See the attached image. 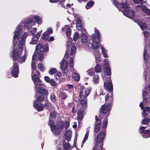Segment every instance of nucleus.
Masks as SVG:
<instances>
[{"instance_id": "nucleus-57", "label": "nucleus", "mask_w": 150, "mask_h": 150, "mask_svg": "<svg viewBox=\"0 0 150 150\" xmlns=\"http://www.w3.org/2000/svg\"><path fill=\"white\" fill-rule=\"evenodd\" d=\"M50 1L52 3H56L58 2V1H59L60 2H62L64 1L65 0H50Z\"/></svg>"}, {"instance_id": "nucleus-44", "label": "nucleus", "mask_w": 150, "mask_h": 150, "mask_svg": "<svg viewBox=\"0 0 150 150\" xmlns=\"http://www.w3.org/2000/svg\"><path fill=\"white\" fill-rule=\"evenodd\" d=\"M50 98L51 101L53 102H54L56 100V96L53 93H51L50 95Z\"/></svg>"}, {"instance_id": "nucleus-54", "label": "nucleus", "mask_w": 150, "mask_h": 150, "mask_svg": "<svg viewBox=\"0 0 150 150\" xmlns=\"http://www.w3.org/2000/svg\"><path fill=\"white\" fill-rule=\"evenodd\" d=\"M69 123L68 122H65L63 124V126L65 128H67L69 127Z\"/></svg>"}, {"instance_id": "nucleus-19", "label": "nucleus", "mask_w": 150, "mask_h": 150, "mask_svg": "<svg viewBox=\"0 0 150 150\" xmlns=\"http://www.w3.org/2000/svg\"><path fill=\"white\" fill-rule=\"evenodd\" d=\"M36 101L33 102V106L38 111H42L44 108L43 105L41 103L36 104Z\"/></svg>"}, {"instance_id": "nucleus-52", "label": "nucleus", "mask_w": 150, "mask_h": 150, "mask_svg": "<svg viewBox=\"0 0 150 150\" xmlns=\"http://www.w3.org/2000/svg\"><path fill=\"white\" fill-rule=\"evenodd\" d=\"M49 83H50L51 85L53 86H56L57 85L56 83L53 79H51L50 80V82Z\"/></svg>"}, {"instance_id": "nucleus-24", "label": "nucleus", "mask_w": 150, "mask_h": 150, "mask_svg": "<svg viewBox=\"0 0 150 150\" xmlns=\"http://www.w3.org/2000/svg\"><path fill=\"white\" fill-rule=\"evenodd\" d=\"M71 133V131L70 130H68L65 132V137L68 142L71 140L72 137Z\"/></svg>"}, {"instance_id": "nucleus-17", "label": "nucleus", "mask_w": 150, "mask_h": 150, "mask_svg": "<svg viewBox=\"0 0 150 150\" xmlns=\"http://www.w3.org/2000/svg\"><path fill=\"white\" fill-rule=\"evenodd\" d=\"M113 98L112 94L111 95L109 93H108L105 97L106 104L111 106V103L113 101Z\"/></svg>"}, {"instance_id": "nucleus-53", "label": "nucleus", "mask_w": 150, "mask_h": 150, "mask_svg": "<svg viewBox=\"0 0 150 150\" xmlns=\"http://www.w3.org/2000/svg\"><path fill=\"white\" fill-rule=\"evenodd\" d=\"M44 106L47 108V109H49L51 107V104L49 102H47L45 104Z\"/></svg>"}, {"instance_id": "nucleus-33", "label": "nucleus", "mask_w": 150, "mask_h": 150, "mask_svg": "<svg viewBox=\"0 0 150 150\" xmlns=\"http://www.w3.org/2000/svg\"><path fill=\"white\" fill-rule=\"evenodd\" d=\"M95 69L96 73H100L101 72V67L100 64H97L95 67Z\"/></svg>"}, {"instance_id": "nucleus-5", "label": "nucleus", "mask_w": 150, "mask_h": 150, "mask_svg": "<svg viewBox=\"0 0 150 150\" xmlns=\"http://www.w3.org/2000/svg\"><path fill=\"white\" fill-rule=\"evenodd\" d=\"M54 122L52 121H50L48 124L50 125L52 132L55 134H59L61 130L62 129L63 126L61 123H59L57 125L54 124Z\"/></svg>"}, {"instance_id": "nucleus-29", "label": "nucleus", "mask_w": 150, "mask_h": 150, "mask_svg": "<svg viewBox=\"0 0 150 150\" xmlns=\"http://www.w3.org/2000/svg\"><path fill=\"white\" fill-rule=\"evenodd\" d=\"M35 58L34 57V55L33 56L31 64V67L32 70L36 69V67L35 61Z\"/></svg>"}, {"instance_id": "nucleus-61", "label": "nucleus", "mask_w": 150, "mask_h": 150, "mask_svg": "<svg viewBox=\"0 0 150 150\" xmlns=\"http://www.w3.org/2000/svg\"><path fill=\"white\" fill-rule=\"evenodd\" d=\"M45 32H47V34H51L52 33V30L50 28L48 29Z\"/></svg>"}, {"instance_id": "nucleus-42", "label": "nucleus", "mask_w": 150, "mask_h": 150, "mask_svg": "<svg viewBox=\"0 0 150 150\" xmlns=\"http://www.w3.org/2000/svg\"><path fill=\"white\" fill-rule=\"evenodd\" d=\"M38 68L41 71H44L45 69L44 65L41 62H40L38 64Z\"/></svg>"}, {"instance_id": "nucleus-11", "label": "nucleus", "mask_w": 150, "mask_h": 150, "mask_svg": "<svg viewBox=\"0 0 150 150\" xmlns=\"http://www.w3.org/2000/svg\"><path fill=\"white\" fill-rule=\"evenodd\" d=\"M81 37L82 42L85 45V47L88 50L90 47V43L87 39V35L86 34L82 33Z\"/></svg>"}, {"instance_id": "nucleus-40", "label": "nucleus", "mask_w": 150, "mask_h": 150, "mask_svg": "<svg viewBox=\"0 0 150 150\" xmlns=\"http://www.w3.org/2000/svg\"><path fill=\"white\" fill-rule=\"evenodd\" d=\"M88 134H89V131H87L86 132V134L85 135V137H84V139H83V141L82 142V144L81 145V147H82L84 143L87 140V138H88Z\"/></svg>"}, {"instance_id": "nucleus-22", "label": "nucleus", "mask_w": 150, "mask_h": 150, "mask_svg": "<svg viewBox=\"0 0 150 150\" xmlns=\"http://www.w3.org/2000/svg\"><path fill=\"white\" fill-rule=\"evenodd\" d=\"M36 90H37V91L39 93L44 95H47L48 94V92L47 91L40 86L37 88Z\"/></svg>"}, {"instance_id": "nucleus-58", "label": "nucleus", "mask_w": 150, "mask_h": 150, "mask_svg": "<svg viewBox=\"0 0 150 150\" xmlns=\"http://www.w3.org/2000/svg\"><path fill=\"white\" fill-rule=\"evenodd\" d=\"M51 117L52 118H54L56 117V112H52L50 114Z\"/></svg>"}, {"instance_id": "nucleus-10", "label": "nucleus", "mask_w": 150, "mask_h": 150, "mask_svg": "<svg viewBox=\"0 0 150 150\" xmlns=\"http://www.w3.org/2000/svg\"><path fill=\"white\" fill-rule=\"evenodd\" d=\"M111 106L108 105L107 104H105L103 105H102L100 109V111L101 112H102L103 114H105V117L106 118L104 119H107L106 117L109 115V112L110 111L111 108L110 107ZM108 120V119H107Z\"/></svg>"}, {"instance_id": "nucleus-16", "label": "nucleus", "mask_w": 150, "mask_h": 150, "mask_svg": "<svg viewBox=\"0 0 150 150\" xmlns=\"http://www.w3.org/2000/svg\"><path fill=\"white\" fill-rule=\"evenodd\" d=\"M134 21L135 22L137 23L142 30H144L147 28L146 24L144 22L141 21L140 20L134 19Z\"/></svg>"}, {"instance_id": "nucleus-50", "label": "nucleus", "mask_w": 150, "mask_h": 150, "mask_svg": "<svg viewBox=\"0 0 150 150\" xmlns=\"http://www.w3.org/2000/svg\"><path fill=\"white\" fill-rule=\"evenodd\" d=\"M69 64L70 66L71 67V69L72 68H73L74 65V60L73 58H71L69 60Z\"/></svg>"}, {"instance_id": "nucleus-30", "label": "nucleus", "mask_w": 150, "mask_h": 150, "mask_svg": "<svg viewBox=\"0 0 150 150\" xmlns=\"http://www.w3.org/2000/svg\"><path fill=\"white\" fill-rule=\"evenodd\" d=\"M93 82L95 84H97L99 82V79L98 75H95L92 79Z\"/></svg>"}, {"instance_id": "nucleus-27", "label": "nucleus", "mask_w": 150, "mask_h": 150, "mask_svg": "<svg viewBox=\"0 0 150 150\" xmlns=\"http://www.w3.org/2000/svg\"><path fill=\"white\" fill-rule=\"evenodd\" d=\"M95 57L96 59V62H99L100 60V53L99 51H97L95 53Z\"/></svg>"}, {"instance_id": "nucleus-43", "label": "nucleus", "mask_w": 150, "mask_h": 150, "mask_svg": "<svg viewBox=\"0 0 150 150\" xmlns=\"http://www.w3.org/2000/svg\"><path fill=\"white\" fill-rule=\"evenodd\" d=\"M45 98L44 96L42 95H40L38 96L36 98V100L38 102H41L44 100Z\"/></svg>"}, {"instance_id": "nucleus-18", "label": "nucleus", "mask_w": 150, "mask_h": 150, "mask_svg": "<svg viewBox=\"0 0 150 150\" xmlns=\"http://www.w3.org/2000/svg\"><path fill=\"white\" fill-rule=\"evenodd\" d=\"M71 72H72V77L74 80L77 81H79L80 78L79 75L77 73L76 71L73 68L71 69Z\"/></svg>"}, {"instance_id": "nucleus-48", "label": "nucleus", "mask_w": 150, "mask_h": 150, "mask_svg": "<svg viewBox=\"0 0 150 150\" xmlns=\"http://www.w3.org/2000/svg\"><path fill=\"white\" fill-rule=\"evenodd\" d=\"M143 55L144 60H146L147 59H148L149 56L148 54H147V53L145 49H144V50Z\"/></svg>"}, {"instance_id": "nucleus-39", "label": "nucleus", "mask_w": 150, "mask_h": 150, "mask_svg": "<svg viewBox=\"0 0 150 150\" xmlns=\"http://www.w3.org/2000/svg\"><path fill=\"white\" fill-rule=\"evenodd\" d=\"M49 36V35L47 33V32H45L43 34L42 39L44 40H46L48 39Z\"/></svg>"}, {"instance_id": "nucleus-13", "label": "nucleus", "mask_w": 150, "mask_h": 150, "mask_svg": "<svg viewBox=\"0 0 150 150\" xmlns=\"http://www.w3.org/2000/svg\"><path fill=\"white\" fill-rule=\"evenodd\" d=\"M83 88H82L79 92L80 100L81 104L83 106L85 105L87 103L86 98L85 96L82 95L83 93Z\"/></svg>"}, {"instance_id": "nucleus-6", "label": "nucleus", "mask_w": 150, "mask_h": 150, "mask_svg": "<svg viewBox=\"0 0 150 150\" xmlns=\"http://www.w3.org/2000/svg\"><path fill=\"white\" fill-rule=\"evenodd\" d=\"M68 57V55L66 53L64 55V58L60 62L61 67L62 69L63 73L66 74L68 71V69H67L68 63L66 58Z\"/></svg>"}, {"instance_id": "nucleus-2", "label": "nucleus", "mask_w": 150, "mask_h": 150, "mask_svg": "<svg viewBox=\"0 0 150 150\" xmlns=\"http://www.w3.org/2000/svg\"><path fill=\"white\" fill-rule=\"evenodd\" d=\"M102 115H101L100 117H99L98 119L96 118L97 116H96V122L94 128V131L96 132L100 131V133L98 134L96 138V144L99 145L100 150L103 148V140L105 135V129L107 125V119L104 120L102 125H100V119H101Z\"/></svg>"}, {"instance_id": "nucleus-9", "label": "nucleus", "mask_w": 150, "mask_h": 150, "mask_svg": "<svg viewBox=\"0 0 150 150\" xmlns=\"http://www.w3.org/2000/svg\"><path fill=\"white\" fill-rule=\"evenodd\" d=\"M10 69L13 76L15 78L17 77L19 73V69L17 63L13 62V67Z\"/></svg>"}, {"instance_id": "nucleus-3", "label": "nucleus", "mask_w": 150, "mask_h": 150, "mask_svg": "<svg viewBox=\"0 0 150 150\" xmlns=\"http://www.w3.org/2000/svg\"><path fill=\"white\" fill-rule=\"evenodd\" d=\"M95 33H96V36L94 34L92 35V39L93 41L92 44V48L95 50H97L99 47V43L98 41H100V33L98 30L96 29V28H95Z\"/></svg>"}, {"instance_id": "nucleus-45", "label": "nucleus", "mask_w": 150, "mask_h": 150, "mask_svg": "<svg viewBox=\"0 0 150 150\" xmlns=\"http://www.w3.org/2000/svg\"><path fill=\"white\" fill-rule=\"evenodd\" d=\"M76 50V48L75 46L73 45L72 46L71 48V55H73L75 53Z\"/></svg>"}, {"instance_id": "nucleus-32", "label": "nucleus", "mask_w": 150, "mask_h": 150, "mask_svg": "<svg viewBox=\"0 0 150 150\" xmlns=\"http://www.w3.org/2000/svg\"><path fill=\"white\" fill-rule=\"evenodd\" d=\"M32 76L33 77L35 76V77H37L38 76H39L40 73L36 69L32 70Z\"/></svg>"}, {"instance_id": "nucleus-37", "label": "nucleus", "mask_w": 150, "mask_h": 150, "mask_svg": "<svg viewBox=\"0 0 150 150\" xmlns=\"http://www.w3.org/2000/svg\"><path fill=\"white\" fill-rule=\"evenodd\" d=\"M91 90V88L90 87L87 88L85 89L84 93L86 96H87L89 95Z\"/></svg>"}, {"instance_id": "nucleus-60", "label": "nucleus", "mask_w": 150, "mask_h": 150, "mask_svg": "<svg viewBox=\"0 0 150 150\" xmlns=\"http://www.w3.org/2000/svg\"><path fill=\"white\" fill-rule=\"evenodd\" d=\"M45 80L47 82L49 83L50 81V78L47 76H45L44 77Z\"/></svg>"}, {"instance_id": "nucleus-14", "label": "nucleus", "mask_w": 150, "mask_h": 150, "mask_svg": "<svg viewBox=\"0 0 150 150\" xmlns=\"http://www.w3.org/2000/svg\"><path fill=\"white\" fill-rule=\"evenodd\" d=\"M107 62H108V59L104 60V68L106 74L107 76H109L111 74V70L109 67V64Z\"/></svg>"}, {"instance_id": "nucleus-64", "label": "nucleus", "mask_w": 150, "mask_h": 150, "mask_svg": "<svg viewBox=\"0 0 150 150\" xmlns=\"http://www.w3.org/2000/svg\"><path fill=\"white\" fill-rule=\"evenodd\" d=\"M147 127V126H141L140 127L139 129L141 130H144V129L146 128Z\"/></svg>"}, {"instance_id": "nucleus-7", "label": "nucleus", "mask_w": 150, "mask_h": 150, "mask_svg": "<svg viewBox=\"0 0 150 150\" xmlns=\"http://www.w3.org/2000/svg\"><path fill=\"white\" fill-rule=\"evenodd\" d=\"M36 52L38 55V59L39 60H42L44 57L43 54L44 53L45 49L40 44H38L36 46Z\"/></svg>"}, {"instance_id": "nucleus-46", "label": "nucleus", "mask_w": 150, "mask_h": 150, "mask_svg": "<svg viewBox=\"0 0 150 150\" xmlns=\"http://www.w3.org/2000/svg\"><path fill=\"white\" fill-rule=\"evenodd\" d=\"M149 119L147 118H146L142 120V123L143 125H146L149 123Z\"/></svg>"}, {"instance_id": "nucleus-59", "label": "nucleus", "mask_w": 150, "mask_h": 150, "mask_svg": "<svg viewBox=\"0 0 150 150\" xmlns=\"http://www.w3.org/2000/svg\"><path fill=\"white\" fill-rule=\"evenodd\" d=\"M134 3L137 4H140L142 3V0H133Z\"/></svg>"}, {"instance_id": "nucleus-28", "label": "nucleus", "mask_w": 150, "mask_h": 150, "mask_svg": "<svg viewBox=\"0 0 150 150\" xmlns=\"http://www.w3.org/2000/svg\"><path fill=\"white\" fill-rule=\"evenodd\" d=\"M101 49L102 50V53L104 57L105 58L108 57L107 50L102 46L101 47Z\"/></svg>"}, {"instance_id": "nucleus-41", "label": "nucleus", "mask_w": 150, "mask_h": 150, "mask_svg": "<svg viewBox=\"0 0 150 150\" xmlns=\"http://www.w3.org/2000/svg\"><path fill=\"white\" fill-rule=\"evenodd\" d=\"M38 40L35 37H33L32 39V41L30 42V43L31 45H34L36 44L38 41Z\"/></svg>"}, {"instance_id": "nucleus-4", "label": "nucleus", "mask_w": 150, "mask_h": 150, "mask_svg": "<svg viewBox=\"0 0 150 150\" xmlns=\"http://www.w3.org/2000/svg\"><path fill=\"white\" fill-rule=\"evenodd\" d=\"M103 79L105 80V81L104 83V88L108 91L110 94L112 95V94L113 86L110 77L105 78V76H102Z\"/></svg>"}, {"instance_id": "nucleus-34", "label": "nucleus", "mask_w": 150, "mask_h": 150, "mask_svg": "<svg viewBox=\"0 0 150 150\" xmlns=\"http://www.w3.org/2000/svg\"><path fill=\"white\" fill-rule=\"evenodd\" d=\"M87 72L89 76H92L95 74L94 69L93 68L90 69L87 71Z\"/></svg>"}, {"instance_id": "nucleus-38", "label": "nucleus", "mask_w": 150, "mask_h": 150, "mask_svg": "<svg viewBox=\"0 0 150 150\" xmlns=\"http://www.w3.org/2000/svg\"><path fill=\"white\" fill-rule=\"evenodd\" d=\"M49 73L50 74L52 75L54 74L57 73V69L55 68H52L49 70Z\"/></svg>"}, {"instance_id": "nucleus-49", "label": "nucleus", "mask_w": 150, "mask_h": 150, "mask_svg": "<svg viewBox=\"0 0 150 150\" xmlns=\"http://www.w3.org/2000/svg\"><path fill=\"white\" fill-rule=\"evenodd\" d=\"M59 96L61 98L63 99H65L67 97V96L65 93L63 92L60 93Z\"/></svg>"}, {"instance_id": "nucleus-63", "label": "nucleus", "mask_w": 150, "mask_h": 150, "mask_svg": "<svg viewBox=\"0 0 150 150\" xmlns=\"http://www.w3.org/2000/svg\"><path fill=\"white\" fill-rule=\"evenodd\" d=\"M143 33L144 34V35L145 37H147L149 34V33L147 31H144L143 32Z\"/></svg>"}, {"instance_id": "nucleus-15", "label": "nucleus", "mask_w": 150, "mask_h": 150, "mask_svg": "<svg viewBox=\"0 0 150 150\" xmlns=\"http://www.w3.org/2000/svg\"><path fill=\"white\" fill-rule=\"evenodd\" d=\"M32 79L35 84V90H36L37 88L39 86H40L42 84V83L39 78L37 77H32Z\"/></svg>"}, {"instance_id": "nucleus-56", "label": "nucleus", "mask_w": 150, "mask_h": 150, "mask_svg": "<svg viewBox=\"0 0 150 150\" xmlns=\"http://www.w3.org/2000/svg\"><path fill=\"white\" fill-rule=\"evenodd\" d=\"M60 4L62 5V6L63 8H68L70 7L71 6V5H70V4H67L66 5V8L65 5L64 4H62L61 3H60Z\"/></svg>"}, {"instance_id": "nucleus-23", "label": "nucleus", "mask_w": 150, "mask_h": 150, "mask_svg": "<svg viewBox=\"0 0 150 150\" xmlns=\"http://www.w3.org/2000/svg\"><path fill=\"white\" fill-rule=\"evenodd\" d=\"M76 26L77 29L79 31L81 30L83 27L81 25V20L79 18H77L76 19Z\"/></svg>"}, {"instance_id": "nucleus-55", "label": "nucleus", "mask_w": 150, "mask_h": 150, "mask_svg": "<svg viewBox=\"0 0 150 150\" xmlns=\"http://www.w3.org/2000/svg\"><path fill=\"white\" fill-rule=\"evenodd\" d=\"M42 31H39L37 33V34L35 35L34 36V37H35L38 40V39L40 37V34L41 33Z\"/></svg>"}, {"instance_id": "nucleus-26", "label": "nucleus", "mask_w": 150, "mask_h": 150, "mask_svg": "<svg viewBox=\"0 0 150 150\" xmlns=\"http://www.w3.org/2000/svg\"><path fill=\"white\" fill-rule=\"evenodd\" d=\"M33 18V19L35 20L38 24H40L42 23V18L40 16H34Z\"/></svg>"}, {"instance_id": "nucleus-31", "label": "nucleus", "mask_w": 150, "mask_h": 150, "mask_svg": "<svg viewBox=\"0 0 150 150\" xmlns=\"http://www.w3.org/2000/svg\"><path fill=\"white\" fill-rule=\"evenodd\" d=\"M84 113V112L83 110H79L78 113V119L79 120H81L83 117V115Z\"/></svg>"}, {"instance_id": "nucleus-47", "label": "nucleus", "mask_w": 150, "mask_h": 150, "mask_svg": "<svg viewBox=\"0 0 150 150\" xmlns=\"http://www.w3.org/2000/svg\"><path fill=\"white\" fill-rule=\"evenodd\" d=\"M79 38V33L78 32H75L73 36V39L74 41L77 40Z\"/></svg>"}, {"instance_id": "nucleus-51", "label": "nucleus", "mask_w": 150, "mask_h": 150, "mask_svg": "<svg viewBox=\"0 0 150 150\" xmlns=\"http://www.w3.org/2000/svg\"><path fill=\"white\" fill-rule=\"evenodd\" d=\"M100 147L99 146V145L98 144H95V146L92 150H99V148ZM100 150H104L103 149V148H101V149Z\"/></svg>"}, {"instance_id": "nucleus-21", "label": "nucleus", "mask_w": 150, "mask_h": 150, "mask_svg": "<svg viewBox=\"0 0 150 150\" xmlns=\"http://www.w3.org/2000/svg\"><path fill=\"white\" fill-rule=\"evenodd\" d=\"M62 30L65 32L67 36H69L71 33V30L68 25H66L62 29Z\"/></svg>"}, {"instance_id": "nucleus-20", "label": "nucleus", "mask_w": 150, "mask_h": 150, "mask_svg": "<svg viewBox=\"0 0 150 150\" xmlns=\"http://www.w3.org/2000/svg\"><path fill=\"white\" fill-rule=\"evenodd\" d=\"M140 132L144 138H147L150 137V131L148 129L141 130Z\"/></svg>"}, {"instance_id": "nucleus-1", "label": "nucleus", "mask_w": 150, "mask_h": 150, "mask_svg": "<svg viewBox=\"0 0 150 150\" xmlns=\"http://www.w3.org/2000/svg\"><path fill=\"white\" fill-rule=\"evenodd\" d=\"M36 22L32 18H28L22 21L16 27L14 31L13 43V49L12 52V57L14 60H18L21 63L25 62L27 56V53L25 52L22 55V50L27 35V33H24L19 40L20 35L22 33V28H24L28 29L31 28L32 26L35 25Z\"/></svg>"}, {"instance_id": "nucleus-12", "label": "nucleus", "mask_w": 150, "mask_h": 150, "mask_svg": "<svg viewBox=\"0 0 150 150\" xmlns=\"http://www.w3.org/2000/svg\"><path fill=\"white\" fill-rule=\"evenodd\" d=\"M136 10H139L141 9L142 11L145 13L150 16V9L148 8L145 6L142 5H138L136 6Z\"/></svg>"}, {"instance_id": "nucleus-25", "label": "nucleus", "mask_w": 150, "mask_h": 150, "mask_svg": "<svg viewBox=\"0 0 150 150\" xmlns=\"http://www.w3.org/2000/svg\"><path fill=\"white\" fill-rule=\"evenodd\" d=\"M63 146L65 149L67 150L71 149L73 148V147L68 142H63Z\"/></svg>"}, {"instance_id": "nucleus-62", "label": "nucleus", "mask_w": 150, "mask_h": 150, "mask_svg": "<svg viewBox=\"0 0 150 150\" xmlns=\"http://www.w3.org/2000/svg\"><path fill=\"white\" fill-rule=\"evenodd\" d=\"M54 39V37L53 36H51L49 38V39H48V41H49V42L52 41H53Z\"/></svg>"}, {"instance_id": "nucleus-35", "label": "nucleus", "mask_w": 150, "mask_h": 150, "mask_svg": "<svg viewBox=\"0 0 150 150\" xmlns=\"http://www.w3.org/2000/svg\"><path fill=\"white\" fill-rule=\"evenodd\" d=\"M72 43V39L71 38H68L67 40L66 45L67 47H69L71 45Z\"/></svg>"}, {"instance_id": "nucleus-8", "label": "nucleus", "mask_w": 150, "mask_h": 150, "mask_svg": "<svg viewBox=\"0 0 150 150\" xmlns=\"http://www.w3.org/2000/svg\"><path fill=\"white\" fill-rule=\"evenodd\" d=\"M143 102L144 105H149V104L150 103L149 100L147 99V98L146 97H144L143 99ZM147 111L148 112L150 113V107L149 106L145 107L143 110L142 112V115L144 117H146L148 115V113L146 112Z\"/></svg>"}, {"instance_id": "nucleus-36", "label": "nucleus", "mask_w": 150, "mask_h": 150, "mask_svg": "<svg viewBox=\"0 0 150 150\" xmlns=\"http://www.w3.org/2000/svg\"><path fill=\"white\" fill-rule=\"evenodd\" d=\"M94 2L92 1H91L87 3L86 6V8L87 9L90 8L94 5Z\"/></svg>"}]
</instances>
